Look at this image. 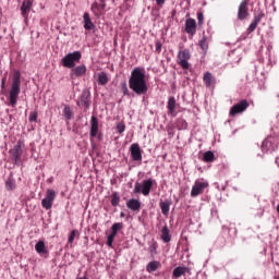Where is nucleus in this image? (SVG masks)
I'll list each match as a JSON object with an SVG mask.
<instances>
[{"instance_id": "f257e3e1", "label": "nucleus", "mask_w": 279, "mask_h": 279, "mask_svg": "<svg viewBox=\"0 0 279 279\" xmlns=\"http://www.w3.org/2000/svg\"><path fill=\"white\" fill-rule=\"evenodd\" d=\"M129 88L135 93V95H146L149 90L147 87V78L145 76V69L134 68L129 78Z\"/></svg>"}, {"instance_id": "f03ea898", "label": "nucleus", "mask_w": 279, "mask_h": 279, "mask_svg": "<svg viewBox=\"0 0 279 279\" xmlns=\"http://www.w3.org/2000/svg\"><path fill=\"white\" fill-rule=\"evenodd\" d=\"M19 95H21V71L14 70L9 90V101L13 108L16 106V101H19Z\"/></svg>"}, {"instance_id": "7ed1b4c3", "label": "nucleus", "mask_w": 279, "mask_h": 279, "mask_svg": "<svg viewBox=\"0 0 279 279\" xmlns=\"http://www.w3.org/2000/svg\"><path fill=\"white\" fill-rule=\"evenodd\" d=\"M82 60V52L80 51H74L68 53L63 59H62V64L65 69H73L75 66L76 62H80Z\"/></svg>"}, {"instance_id": "20e7f679", "label": "nucleus", "mask_w": 279, "mask_h": 279, "mask_svg": "<svg viewBox=\"0 0 279 279\" xmlns=\"http://www.w3.org/2000/svg\"><path fill=\"white\" fill-rule=\"evenodd\" d=\"M153 186H154V181L151 179L144 180L142 185L141 183H135L134 193H141V189H142V194L147 196L149 195Z\"/></svg>"}, {"instance_id": "39448f33", "label": "nucleus", "mask_w": 279, "mask_h": 279, "mask_svg": "<svg viewBox=\"0 0 279 279\" xmlns=\"http://www.w3.org/2000/svg\"><path fill=\"white\" fill-rule=\"evenodd\" d=\"M250 1L247 0H243L240 5H239V10H238V20L239 21H245V19H247L250 16Z\"/></svg>"}, {"instance_id": "423d86ee", "label": "nucleus", "mask_w": 279, "mask_h": 279, "mask_svg": "<svg viewBox=\"0 0 279 279\" xmlns=\"http://www.w3.org/2000/svg\"><path fill=\"white\" fill-rule=\"evenodd\" d=\"M246 108H250V102L243 99L240 102L235 104L230 109V117H236V114H241V112H245Z\"/></svg>"}, {"instance_id": "0eeeda50", "label": "nucleus", "mask_w": 279, "mask_h": 279, "mask_svg": "<svg viewBox=\"0 0 279 279\" xmlns=\"http://www.w3.org/2000/svg\"><path fill=\"white\" fill-rule=\"evenodd\" d=\"M189 60H191V52L186 49L180 50L178 53V64L182 69H189Z\"/></svg>"}, {"instance_id": "6e6552de", "label": "nucleus", "mask_w": 279, "mask_h": 279, "mask_svg": "<svg viewBox=\"0 0 279 279\" xmlns=\"http://www.w3.org/2000/svg\"><path fill=\"white\" fill-rule=\"evenodd\" d=\"M205 189H208V182L195 181L191 190V197H197V195H202Z\"/></svg>"}, {"instance_id": "1a4fd4ad", "label": "nucleus", "mask_w": 279, "mask_h": 279, "mask_svg": "<svg viewBox=\"0 0 279 279\" xmlns=\"http://www.w3.org/2000/svg\"><path fill=\"white\" fill-rule=\"evenodd\" d=\"M53 199H56V191L47 190L46 197L41 201L43 208L50 210L51 206H53Z\"/></svg>"}, {"instance_id": "9d476101", "label": "nucleus", "mask_w": 279, "mask_h": 279, "mask_svg": "<svg viewBox=\"0 0 279 279\" xmlns=\"http://www.w3.org/2000/svg\"><path fill=\"white\" fill-rule=\"evenodd\" d=\"M104 10H106L105 0H100V3L94 2L92 4V12L95 16H101V14H104Z\"/></svg>"}, {"instance_id": "9b49d317", "label": "nucleus", "mask_w": 279, "mask_h": 279, "mask_svg": "<svg viewBox=\"0 0 279 279\" xmlns=\"http://www.w3.org/2000/svg\"><path fill=\"white\" fill-rule=\"evenodd\" d=\"M185 32L191 36H195V33L197 32V22L193 19H187L185 21Z\"/></svg>"}, {"instance_id": "f8f14e48", "label": "nucleus", "mask_w": 279, "mask_h": 279, "mask_svg": "<svg viewBox=\"0 0 279 279\" xmlns=\"http://www.w3.org/2000/svg\"><path fill=\"white\" fill-rule=\"evenodd\" d=\"M130 151L133 160H143V154L141 153V146H138V144H132Z\"/></svg>"}, {"instance_id": "ddd939ff", "label": "nucleus", "mask_w": 279, "mask_h": 279, "mask_svg": "<svg viewBox=\"0 0 279 279\" xmlns=\"http://www.w3.org/2000/svg\"><path fill=\"white\" fill-rule=\"evenodd\" d=\"M83 21H84V29L87 32H90V29H94L95 24L93 23V20H90V15L88 12H85L83 15Z\"/></svg>"}, {"instance_id": "4468645a", "label": "nucleus", "mask_w": 279, "mask_h": 279, "mask_svg": "<svg viewBox=\"0 0 279 279\" xmlns=\"http://www.w3.org/2000/svg\"><path fill=\"white\" fill-rule=\"evenodd\" d=\"M82 75H86V65H78L72 69V77H82Z\"/></svg>"}, {"instance_id": "2eb2a0df", "label": "nucleus", "mask_w": 279, "mask_h": 279, "mask_svg": "<svg viewBox=\"0 0 279 279\" xmlns=\"http://www.w3.org/2000/svg\"><path fill=\"white\" fill-rule=\"evenodd\" d=\"M92 126H90V136L95 138L97 136V132H99V121L96 117H92Z\"/></svg>"}, {"instance_id": "dca6fc26", "label": "nucleus", "mask_w": 279, "mask_h": 279, "mask_svg": "<svg viewBox=\"0 0 279 279\" xmlns=\"http://www.w3.org/2000/svg\"><path fill=\"white\" fill-rule=\"evenodd\" d=\"M203 82L207 88H210L215 84V76H213V73L206 72L203 76Z\"/></svg>"}, {"instance_id": "f3484780", "label": "nucleus", "mask_w": 279, "mask_h": 279, "mask_svg": "<svg viewBox=\"0 0 279 279\" xmlns=\"http://www.w3.org/2000/svg\"><path fill=\"white\" fill-rule=\"evenodd\" d=\"M31 10H32V1L29 0L24 1L21 7L22 16H24V19H27V14H29Z\"/></svg>"}, {"instance_id": "a211bd4d", "label": "nucleus", "mask_w": 279, "mask_h": 279, "mask_svg": "<svg viewBox=\"0 0 279 279\" xmlns=\"http://www.w3.org/2000/svg\"><path fill=\"white\" fill-rule=\"evenodd\" d=\"M263 19V13L255 15L253 22L251 23V25L247 28V32L250 34H252V32H254L256 29V27H258V22L262 21Z\"/></svg>"}, {"instance_id": "6ab92c4d", "label": "nucleus", "mask_w": 279, "mask_h": 279, "mask_svg": "<svg viewBox=\"0 0 279 279\" xmlns=\"http://www.w3.org/2000/svg\"><path fill=\"white\" fill-rule=\"evenodd\" d=\"M126 206L128 208H130V210H141V202H138V199H130L128 203H126Z\"/></svg>"}, {"instance_id": "aec40b11", "label": "nucleus", "mask_w": 279, "mask_h": 279, "mask_svg": "<svg viewBox=\"0 0 279 279\" xmlns=\"http://www.w3.org/2000/svg\"><path fill=\"white\" fill-rule=\"evenodd\" d=\"M35 250L37 254H49V251L47 250L44 241H38L35 245Z\"/></svg>"}, {"instance_id": "412c9836", "label": "nucleus", "mask_w": 279, "mask_h": 279, "mask_svg": "<svg viewBox=\"0 0 279 279\" xmlns=\"http://www.w3.org/2000/svg\"><path fill=\"white\" fill-rule=\"evenodd\" d=\"M186 271H189V268H186V267H180V266H179V267H177V268L173 269L172 276H173V278H180V277L184 276V274H185Z\"/></svg>"}, {"instance_id": "4be33fe9", "label": "nucleus", "mask_w": 279, "mask_h": 279, "mask_svg": "<svg viewBox=\"0 0 279 279\" xmlns=\"http://www.w3.org/2000/svg\"><path fill=\"white\" fill-rule=\"evenodd\" d=\"M159 206H160V208H161L162 215H165V217H168V216H169V210H170L171 203H169V201L161 202V203L159 204Z\"/></svg>"}, {"instance_id": "5701e85b", "label": "nucleus", "mask_w": 279, "mask_h": 279, "mask_svg": "<svg viewBox=\"0 0 279 279\" xmlns=\"http://www.w3.org/2000/svg\"><path fill=\"white\" fill-rule=\"evenodd\" d=\"M161 239L165 243L171 241V234H169V228L167 226L161 229Z\"/></svg>"}, {"instance_id": "b1692460", "label": "nucleus", "mask_w": 279, "mask_h": 279, "mask_svg": "<svg viewBox=\"0 0 279 279\" xmlns=\"http://www.w3.org/2000/svg\"><path fill=\"white\" fill-rule=\"evenodd\" d=\"M159 267H160V263H158V262H150L146 266V271H148V274H151V272L156 271Z\"/></svg>"}, {"instance_id": "393cba45", "label": "nucleus", "mask_w": 279, "mask_h": 279, "mask_svg": "<svg viewBox=\"0 0 279 279\" xmlns=\"http://www.w3.org/2000/svg\"><path fill=\"white\" fill-rule=\"evenodd\" d=\"M98 84H100V86L108 84V74H106V72L98 74Z\"/></svg>"}, {"instance_id": "a878e982", "label": "nucleus", "mask_w": 279, "mask_h": 279, "mask_svg": "<svg viewBox=\"0 0 279 279\" xmlns=\"http://www.w3.org/2000/svg\"><path fill=\"white\" fill-rule=\"evenodd\" d=\"M203 160L204 162H213V160H215V153L210 150L206 151L203 155Z\"/></svg>"}, {"instance_id": "bb28decb", "label": "nucleus", "mask_w": 279, "mask_h": 279, "mask_svg": "<svg viewBox=\"0 0 279 279\" xmlns=\"http://www.w3.org/2000/svg\"><path fill=\"white\" fill-rule=\"evenodd\" d=\"M12 157L15 162H19V160H21V147L20 146H15L13 148Z\"/></svg>"}, {"instance_id": "cd10ccee", "label": "nucleus", "mask_w": 279, "mask_h": 279, "mask_svg": "<svg viewBox=\"0 0 279 279\" xmlns=\"http://www.w3.org/2000/svg\"><path fill=\"white\" fill-rule=\"evenodd\" d=\"M168 110L170 114H173L175 112V98L170 97L168 100Z\"/></svg>"}, {"instance_id": "c85d7f7f", "label": "nucleus", "mask_w": 279, "mask_h": 279, "mask_svg": "<svg viewBox=\"0 0 279 279\" xmlns=\"http://www.w3.org/2000/svg\"><path fill=\"white\" fill-rule=\"evenodd\" d=\"M63 116L65 117L66 121H71V119L73 118V112L71 111V107L70 106H65L63 109Z\"/></svg>"}, {"instance_id": "c756f323", "label": "nucleus", "mask_w": 279, "mask_h": 279, "mask_svg": "<svg viewBox=\"0 0 279 279\" xmlns=\"http://www.w3.org/2000/svg\"><path fill=\"white\" fill-rule=\"evenodd\" d=\"M199 47L203 49V51L208 50V38L204 35L203 38L199 41Z\"/></svg>"}, {"instance_id": "7c9ffc66", "label": "nucleus", "mask_w": 279, "mask_h": 279, "mask_svg": "<svg viewBox=\"0 0 279 279\" xmlns=\"http://www.w3.org/2000/svg\"><path fill=\"white\" fill-rule=\"evenodd\" d=\"M120 199H121V197L119 196V193L114 192L112 194L111 205L112 206H119Z\"/></svg>"}, {"instance_id": "2f4dec72", "label": "nucleus", "mask_w": 279, "mask_h": 279, "mask_svg": "<svg viewBox=\"0 0 279 279\" xmlns=\"http://www.w3.org/2000/svg\"><path fill=\"white\" fill-rule=\"evenodd\" d=\"M28 121L31 123L37 122L38 121V112H36V111L31 112Z\"/></svg>"}, {"instance_id": "473e14b6", "label": "nucleus", "mask_w": 279, "mask_h": 279, "mask_svg": "<svg viewBox=\"0 0 279 279\" xmlns=\"http://www.w3.org/2000/svg\"><path fill=\"white\" fill-rule=\"evenodd\" d=\"M5 186L8 189V191H14V181H12L11 179H9L7 182H5Z\"/></svg>"}, {"instance_id": "72a5a7b5", "label": "nucleus", "mask_w": 279, "mask_h": 279, "mask_svg": "<svg viewBox=\"0 0 279 279\" xmlns=\"http://www.w3.org/2000/svg\"><path fill=\"white\" fill-rule=\"evenodd\" d=\"M111 230H114L118 232V230H123V223L122 222H116L112 225Z\"/></svg>"}, {"instance_id": "f704fd0d", "label": "nucleus", "mask_w": 279, "mask_h": 279, "mask_svg": "<svg viewBox=\"0 0 279 279\" xmlns=\"http://www.w3.org/2000/svg\"><path fill=\"white\" fill-rule=\"evenodd\" d=\"M77 234V231L73 230L71 233H70V236L68 239V243H73L75 241V236Z\"/></svg>"}, {"instance_id": "c9c22d12", "label": "nucleus", "mask_w": 279, "mask_h": 279, "mask_svg": "<svg viewBox=\"0 0 279 279\" xmlns=\"http://www.w3.org/2000/svg\"><path fill=\"white\" fill-rule=\"evenodd\" d=\"M112 243H114V235L109 234L107 238L108 247H112Z\"/></svg>"}, {"instance_id": "e433bc0d", "label": "nucleus", "mask_w": 279, "mask_h": 279, "mask_svg": "<svg viewBox=\"0 0 279 279\" xmlns=\"http://www.w3.org/2000/svg\"><path fill=\"white\" fill-rule=\"evenodd\" d=\"M117 130H118L119 134H123V132H125V124L118 123Z\"/></svg>"}, {"instance_id": "4c0bfd02", "label": "nucleus", "mask_w": 279, "mask_h": 279, "mask_svg": "<svg viewBox=\"0 0 279 279\" xmlns=\"http://www.w3.org/2000/svg\"><path fill=\"white\" fill-rule=\"evenodd\" d=\"M197 21H198V25H204V13L202 12L197 13Z\"/></svg>"}, {"instance_id": "58836bf2", "label": "nucleus", "mask_w": 279, "mask_h": 279, "mask_svg": "<svg viewBox=\"0 0 279 279\" xmlns=\"http://www.w3.org/2000/svg\"><path fill=\"white\" fill-rule=\"evenodd\" d=\"M161 49H162V44H161L160 41H157V43H156V50H157L158 52H160Z\"/></svg>"}, {"instance_id": "ea45409f", "label": "nucleus", "mask_w": 279, "mask_h": 279, "mask_svg": "<svg viewBox=\"0 0 279 279\" xmlns=\"http://www.w3.org/2000/svg\"><path fill=\"white\" fill-rule=\"evenodd\" d=\"M165 1L167 0H156V3L159 8H162L165 5Z\"/></svg>"}, {"instance_id": "a19ab883", "label": "nucleus", "mask_w": 279, "mask_h": 279, "mask_svg": "<svg viewBox=\"0 0 279 279\" xmlns=\"http://www.w3.org/2000/svg\"><path fill=\"white\" fill-rule=\"evenodd\" d=\"M5 77H3L2 80H1V88L3 89V88H5Z\"/></svg>"}, {"instance_id": "79ce46f5", "label": "nucleus", "mask_w": 279, "mask_h": 279, "mask_svg": "<svg viewBox=\"0 0 279 279\" xmlns=\"http://www.w3.org/2000/svg\"><path fill=\"white\" fill-rule=\"evenodd\" d=\"M123 93H124V95H128V93H129L128 86H125V85H124V87H123Z\"/></svg>"}, {"instance_id": "37998d69", "label": "nucleus", "mask_w": 279, "mask_h": 279, "mask_svg": "<svg viewBox=\"0 0 279 279\" xmlns=\"http://www.w3.org/2000/svg\"><path fill=\"white\" fill-rule=\"evenodd\" d=\"M110 235H111V236H113V238H114V236H117V231H114V230H111V233H110Z\"/></svg>"}, {"instance_id": "c03bdc74", "label": "nucleus", "mask_w": 279, "mask_h": 279, "mask_svg": "<svg viewBox=\"0 0 279 279\" xmlns=\"http://www.w3.org/2000/svg\"><path fill=\"white\" fill-rule=\"evenodd\" d=\"M277 213L279 214V204H278V206H277Z\"/></svg>"}, {"instance_id": "a18cd8bd", "label": "nucleus", "mask_w": 279, "mask_h": 279, "mask_svg": "<svg viewBox=\"0 0 279 279\" xmlns=\"http://www.w3.org/2000/svg\"><path fill=\"white\" fill-rule=\"evenodd\" d=\"M275 279H279V277H275Z\"/></svg>"}]
</instances>
